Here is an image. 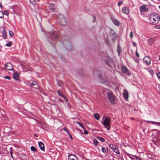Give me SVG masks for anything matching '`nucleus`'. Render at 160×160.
<instances>
[{"label":"nucleus","instance_id":"nucleus-33","mask_svg":"<svg viewBox=\"0 0 160 160\" xmlns=\"http://www.w3.org/2000/svg\"><path fill=\"white\" fill-rule=\"evenodd\" d=\"M29 1L30 3L33 5H35L36 4V2L35 0H29Z\"/></svg>","mask_w":160,"mask_h":160},{"label":"nucleus","instance_id":"nucleus-2","mask_svg":"<svg viewBox=\"0 0 160 160\" xmlns=\"http://www.w3.org/2000/svg\"><path fill=\"white\" fill-rule=\"evenodd\" d=\"M160 21V17L156 13L151 14L149 18V22L153 25L157 24Z\"/></svg>","mask_w":160,"mask_h":160},{"label":"nucleus","instance_id":"nucleus-6","mask_svg":"<svg viewBox=\"0 0 160 160\" xmlns=\"http://www.w3.org/2000/svg\"><path fill=\"white\" fill-rule=\"evenodd\" d=\"M104 61L106 65L111 67V64L112 63V61L109 56H106L104 58Z\"/></svg>","mask_w":160,"mask_h":160},{"label":"nucleus","instance_id":"nucleus-39","mask_svg":"<svg viewBox=\"0 0 160 160\" xmlns=\"http://www.w3.org/2000/svg\"><path fill=\"white\" fill-rule=\"evenodd\" d=\"M3 78H5L7 79L8 80H10L11 79V78L9 76H6L5 77H4Z\"/></svg>","mask_w":160,"mask_h":160},{"label":"nucleus","instance_id":"nucleus-52","mask_svg":"<svg viewBox=\"0 0 160 160\" xmlns=\"http://www.w3.org/2000/svg\"><path fill=\"white\" fill-rule=\"evenodd\" d=\"M58 95L60 96V90H58Z\"/></svg>","mask_w":160,"mask_h":160},{"label":"nucleus","instance_id":"nucleus-29","mask_svg":"<svg viewBox=\"0 0 160 160\" xmlns=\"http://www.w3.org/2000/svg\"><path fill=\"white\" fill-rule=\"evenodd\" d=\"M50 4H51V5H52V6H49L50 9L52 11L54 10L55 9V8L53 6L54 4H53L52 3H50Z\"/></svg>","mask_w":160,"mask_h":160},{"label":"nucleus","instance_id":"nucleus-44","mask_svg":"<svg viewBox=\"0 0 160 160\" xmlns=\"http://www.w3.org/2000/svg\"><path fill=\"white\" fill-rule=\"evenodd\" d=\"M122 3V2H119L118 3V5L120 6Z\"/></svg>","mask_w":160,"mask_h":160},{"label":"nucleus","instance_id":"nucleus-15","mask_svg":"<svg viewBox=\"0 0 160 160\" xmlns=\"http://www.w3.org/2000/svg\"><path fill=\"white\" fill-rule=\"evenodd\" d=\"M123 96L125 99L127 100L128 97V93L127 90H124L123 92Z\"/></svg>","mask_w":160,"mask_h":160},{"label":"nucleus","instance_id":"nucleus-50","mask_svg":"<svg viewBox=\"0 0 160 160\" xmlns=\"http://www.w3.org/2000/svg\"><path fill=\"white\" fill-rule=\"evenodd\" d=\"M10 154H11V155L12 157V158H13V157L12 156V151H10Z\"/></svg>","mask_w":160,"mask_h":160},{"label":"nucleus","instance_id":"nucleus-20","mask_svg":"<svg viewBox=\"0 0 160 160\" xmlns=\"http://www.w3.org/2000/svg\"><path fill=\"white\" fill-rule=\"evenodd\" d=\"M122 72L123 73H127L128 72V69L125 66H123L121 68Z\"/></svg>","mask_w":160,"mask_h":160},{"label":"nucleus","instance_id":"nucleus-23","mask_svg":"<svg viewBox=\"0 0 160 160\" xmlns=\"http://www.w3.org/2000/svg\"><path fill=\"white\" fill-rule=\"evenodd\" d=\"M121 49V48L120 45H118L117 51L119 55L120 53Z\"/></svg>","mask_w":160,"mask_h":160},{"label":"nucleus","instance_id":"nucleus-18","mask_svg":"<svg viewBox=\"0 0 160 160\" xmlns=\"http://www.w3.org/2000/svg\"><path fill=\"white\" fill-rule=\"evenodd\" d=\"M39 146L40 149L42 151H44V145L43 143L41 142H38Z\"/></svg>","mask_w":160,"mask_h":160},{"label":"nucleus","instance_id":"nucleus-38","mask_svg":"<svg viewBox=\"0 0 160 160\" xmlns=\"http://www.w3.org/2000/svg\"><path fill=\"white\" fill-rule=\"evenodd\" d=\"M3 18V13H2V12L0 11V18Z\"/></svg>","mask_w":160,"mask_h":160},{"label":"nucleus","instance_id":"nucleus-54","mask_svg":"<svg viewBox=\"0 0 160 160\" xmlns=\"http://www.w3.org/2000/svg\"><path fill=\"white\" fill-rule=\"evenodd\" d=\"M34 136L36 137H38V136H37L36 134H34Z\"/></svg>","mask_w":160,"mask_h":160},{"label":"nucleus","instance_id":"nucleus-61","mask_svg":"<svg viewBox=\"0 0 160 160\" xmlns=\"http://www.w3.org/2000/svg\"><path fill=\"white\" fill-rule=\"evenodd\" d=\"M86 160H90L88 159H86Z\"/></svg>","mask_w":160,"mask_h":160},{"label":"nucleus","instance_id":"nucleus-1","mask_svg":"<svg viewBox=\"0 0 160 160\" xmlns=\"http://www.w3.org/2000/svg\"><path fill=\"white\" fill-rule=\"evenodd\" d=\"M59 32L54 31L50 33L47 36V44L51 46H53L56 44V41L59 38Z\"/></svg>","mask_w":160,"mask_h":160},{"label":"nucleus","instance_id":"nucleus-27","mask_svg":"<svg viewBox=\"0 0 160 160\" xmlns=\"http://www.w3.org/2000/svg\"><path fill=\"white\" fill-rule=\"evenodd\" d=\"M30 148L31 150L33 152H35L37 151V149L33 146H32Z\"/></svg>","mask_w":160,"mask_h":160},{"label":"nucleus","instance_id":"nucleus-53","mask_svg":"<svg viewBox=\"0 0 160 160\" xmlns=\"http://www.w3.org/2000/svg\"><path fill=\"white\" fill-rule=\"evenodd\" d=\"M58 85L59 86H60V83L59 82V81L58 82Z\"/></svg>","mask_w":160,"mask_h":160},{"label":"nucleus","instance_id":"nucleus-22","mask_svg":"<svg viewBox=\"0 0 160 160\" xmlns=\"http://www.w3.org/2000/svg\"><path fill=\"white\" fill-rule=\"evenodd\" d=\"M94 118L97 120H99L100 118V115L97 113H95L93 115Z\"/></svg>","mask_w":160,"mask_h":160},{"label":"nucleus","instance_id":"nucleus-40","mask_svg":"<svg viewBox=\"0 0 160 160\" xmlns=\"http://www.w3.org/2000/svg\"><path fill=\"white\" fill-rule=\"evenodd\" d=\"M148 72L150 73L151 74V75H152L153 74V70H152L150 69L148 71Z\"/></svg>","mask_w":160,"mask_h":160},{"label":"nucleus","instance_id":"nucleus-21","mask_svg":"<svg viewBox=\"0 0 160 160\" xmlns=\"http://www.w3.org/2000/svg\"><path fill=\"white\" fill-rule=\"evenodd\" d=\"M2 34L3 38L5 39L7 38V33L6 32V31L4 29H3L2 31Z\"/></svg>","mask_w":160,"mask_h":160},{"label":"nucleus","instance_id":"nucleus-45","mask_svg":"<svg viewBox=\"0 0 160 160\" xmlns=\"http://www.w3.org/2000/svg\"><path fill=\"white\" fill-rule=\"evenodd\" d=\"M136 55L138 57H139V54L137 51L136 52Z\"/></svg>","mask_w":160,"mask_h":160},{"label":"nucleus","instance_id":"nucleus-4","mask_svg":"<svg viewBox=\"0 0 160 160\" xmlns=\"http://www.w3.org/2000/svg\"><path fill=\"white\" fill-rule=\"evenodd\" d=\"M110 123V119L109 118H105L102 122L104 126L108 130H109L111 128Z\"/></svg>","mask_w":160,"mask_h":160},{"label":"nucleus","instance_id":"nucleus-46","mask_svg":"<svg viewBox=\"0 0 160 160\" xmlns=\"http://www.w3.org/2000/svg\"><path fill=\"white\" fill-rule=\"evenodd\" d=\"M96 18L94 16H93V22H96Z\"/></svg>","mask_w":160,"mask_h":160},{"label":"nucleus","instance_id":"nucleus-13","mask_svg":"<svg viewBox=\"0 0 160 160\" xmlns=\"http://www.w3.org/2000/svg\"><path fill=\"white\" fill-rule=\"evenodd\" d=\"M28 83L30 86H37V87H35V88L36 89L38 88L39 86L37 84V82L34 81H33L32 82L31 81H30L28 82Z\"/></svg>","mask_w":160,"mask_h":160},{"label":"nucleus","instance_id":"nucleus-56","mask_svg":"<svg viewBox=\"0 0 160 160\" xmlns=\"http://www.w3.org/2000/svg\"><path fill=\"white\" fill-rule=\"evenodd\" d=\"M149 121H146V122H149Z\"/></svg>","mask_w":160,"mask_h":160},{"label":"nucleus","instance_id":"nucleus-19","mask_svg":"<svg viewBox=\"0 0 160 160\" xmlns=\"http://www.w3.org/2000/svg\"><path fill=\"white\" fill-rule=\"evenodd\" d=\"M122 12L126 14H128L129 12V10L126 7H124L122 8Z\"/></svg>","mask_w":160,"mask_h":160},{"label":"nucleus","instance_id":"nucleus-28","mask_svg":"<svg viewBox=\"0 0 160 160\" xmlns=\"http://www.w3.org/2000/svg\"><path fill=\"white\" fill-rule=\"evenodd\" d=\"M12 44V42L11 41H9V42L8 43H7L6 45V46L8 47H11Z\"/></svg>","mask_w":160,"mask_h":160},{"label":"nucleus","instance_id":"nucleus-25","mask_svg":"<svg viewBox=\"0 0 160 160\" xmlns=\"http://www.w3.org/2000/svg\"><path fill=\"white\" fill-rule=\"evenodd\" d=\"M60 96L61 97H62L66 101V102H67L68 101V100L65 96L62 95V94H61V93Z\"/></svg>","mask_w":160,"mask_h":160},{"label":"nucleus","instance_id":"nucleus-34","mask_svg":"<svg viewBox=\"0 0 160 160\" xmlns=\"http://www.w3.org/2000/svg\"><path fill=\"white\" fill-rule=\"evenodd\" d=\"M93 143L95 145L97 146L98 144V141L96 139H93Z\"/></svg>","mask_w":160,"mask_h":160},{"label":"nucleus","instance_id":"nucleus-31","mask_svg":"<svg viewBox=\"0 0 160 160\" xmlns=\"http://www.w3.org/2000/svg\"><path fill=\"white\" fill-rule=\"evenodd\" d=\"M97 138L102 142H104V139L98 136L97 137Z\"/></svg>","mask_w":160,"mask_h":160},{"label":"nucleus","instance_id":"nucleus-14","mask_svg":"<svg viewBox=\"0 0 160 160\" xmlns=\"http://www.w3.org/2000/svg\"><path fill=\"white\" fill-rule=\"evenodd\" d=\"M19 73L16 72H14L13 75L14 79L16 80H18L19 79Z\"/></svg>","mask_w":160,"mask_h":160},{"label":"nucleus","instance_id":"nucleus-62","mask_svg":"<svg viewBox=\"0 0 160 160\" xmlns=\"http://www.w3.org/2000/svg\"><path fill=\"white\" fill-rule=\"evenodd\" d=\"M60 101H61V102H62L61 99Z\"/></svg>","mask_w":160,"mask_h":160},{"label":"nucleus","instance_id":"nucleus-48","mask_svg":"<svg viewBox=\"0 0 160 160\" xmlns=\"http://www.w3.org/2000/svg\"><path fill=\"white\" fill-rule=\"evenodd\" d=\"M68 134L69 135V136H70V138L71 139H73V138H72V135H71V134H70V133H69V134Z\"/></svg>","mask_w":160,"mask_h":160},{"label":"nucleus","instance_id":"nucleus-51","mask_svg":"<svg viewBox=\"0 0 160 160\" xmlns=\"http://www.w3.org/2000/svg\"><path fill=\"white\" fill-rule=\"evenodd\" d=\"M0 7L1 8H2V3L1 2H0Z\"/></svg>","mask_w":160,"mask_h":160},{"label":"nucleus","instance_id":"nucleus-41","mask_svg":"<svg viewBox=\"0 0 160 160\" xmlns=\"http://www.w3.org/2000/svg\"><path fill=\"white\" fill-rule=\"evenodd\" d=\"M133 37V32H131L130 33V37L131 38H132Z\"/></svg>","mask_w":160,"mask_h":160},{"label":"nucleus","instance_id":"nucleus-60","mask_svg":"<svg viewBox=\"0 0 160 160\" xmlns=\"http://www.w3.org/2000/svg\"><path fill=\"white\" fill-rule=\"evenodd\" d=\"M154 130V131H157V130H156V129H155V130Z\"/></svg>","mask_w":160,"mask_h":160},{"label":"nucleus","instance_id":"nucleus-9","mask_svg":"<svg viewBox=\"0 0 160 160\" xmlns=\"http://www.w3.org/2000/svg\"><path fill=\"white\" fill-rule=\"evenodd\" d=\"M5 70H12L13 68L12 67V64L10 63H7L5 65Z\"/></svg>","mask_w":160,"mask_h":160},{"label":"nucleus","instance_id":"nucleus-8","mask_svg":"<svg viewBox=\"0 0 160 160\" xmlns=\"http://www.w3.org/2000/svg\"><path fill=\"white\" fill-rule=\"evenodd\" d=\"M98 77L101 82L103 83L106 81V78L104 72H101L100 74H99Z\"/></svg>","mask_w":160,"mask_h":160},{"label":"nucleus","instance_id":"nucleus-24","mask_svg":"<svg viewBox=\"0 0 160 160\" xmlns=\"http://www.w3.org/2000/svg\"><path fill=\"white\" fill-rule=\"evenodd\" d=\"M112 21L113 22L114 24L116 25L117 26H118L119 25V22L117 20H112Z\"/></svg>","mask_w":160,"mask_h":160},{"label":"nucleus","instance_id":"nucleus-10","mask_svg":"<svg viewBox=\"0 0 160 160\" xmlns=\"http://www.w3.org/2000/svg\"><path fill=\"white\" fill-rule=\"evenodd\" d=\"M110 147L115 153L118 154H120L119 152L117 146L113 144H110Z\"/></svg>","mask_w":160,"mask_h":160},{"label":"nucleus","instance_id":"nucleus-49","mask_svg":"<svg viewBox=\"0 0 160 160\" xmlns=\"http://www.w3.org/2000/svg\"><path fill=\"white\" fill-rule=\"evenodd\" d=\"M132 44L133 46H134V47L136 46V44L135 42H133L132 43Z\"/></svg>","mask_w":160,"mask_h":160},{"label":"nucleus","instance_id":"nucleus-36","mask_svg":"<svg viewBox=\"0 0 160 160\" xmlns=\"http://www.w3.org/2000/svg\"><path fill=\"white\" fill-rule=\"evenodd\" d=\"M76 123L78 124L83 129H84V127L82 125V124L78 122H77Z\"/></svg>","mask_w":160,"mask_h":160},{"label":"nucleus","instance_id":"nucleus-30","mask_svg":"<svg viewBox=\"0 0 160 160\" xmlns=\"http://www.w3.org/2000/svg\"><path fill=\"white\" fill-rule=\"evenodd\" d=\"M153 42V39L152 38L149 39L148 40V42L149 45H151Z\"/></svg>","mask_w":160,"mask_h":160},{"label":"nucleus","instance_id":"nucleus-64","mask_svg":"<svg viewBox=\"0 0 160 160\" xmlns=\"http://www.w3.org/2000/svg\"><path fill=\"white\" fill-rule=\"evenodd\" d=\"M62 59V61H64L63 59Z\"/></svg>","mask_w":160,"mask_h":160},{"label":"nucleus","instance_id":"nucleus-59","mask_svg":"<svg viewBox=\"0 0 160 160\" xmlns=\"http://www.w3.org/2000/svg\"><path fill=\"white\" fill-rule=\"evenodd\" d=\"M94 74H95V71H94Z\"/></svg>","mask_w":160,"mask_h":160},{"label":"nucleus","instance_id":"nucleus-17","mask_svg":"<svg viewBox=\"0 0 160 160\" xmlns=\"http://www.w3.org/2000/svg\"><path fill=\"white\" fill-rule=\"evenodd\" d=\"M68 160H76L77 159L76 156L73 154H71L68 156Z\"/></svg>","mask_w":160,"mask_h":160},{"label":"nucleus","instance_id":"nucleus-11","mask_svg":"<svg viewBox=\"0 0 160 160\" xmlns=\"http://www.w3.org/2000/svg\"><path fill=\"white\" fill-rule=\"evenodd\" d=\"M67 24V21L65 17L62 16L61 17V25L63 26H66Z\"/></svg>","mask_w":160,"mask_h":160},{"label":"nucleus","instance_id":"nucleus-35","mask_svg":"<svg viewBox=\"0 0 160 160\" xmlns=\"http://www.w3.org/2000/svg\"><path fill=\"white\" fill-rule=\"evenodd\" d=\"M2 13H3V15L4 14L5 15H8L9 12L6 10H4Z\"/></svg>","mask_w":160,"mask_h":160},{"label":"nucleus","instance_id":"nucleus-32","mask_svg":"<svg viewBox=\"0 0 160 160\" xmlns=\"http://www.w3.org/2000/svg\"><path fill=\"white\" fill-rule=\"evenodd\" d=\"M9 34L10 36H11V37H12L14 35V33L11 31H9Z\"/></svg>","mask_w":160,"mask_h":160},{"label":"nucleus","instance_id":"nucleus-55","mask_svg":"<svg viewBox=\"0 0 160 160\" xmlns=\"http://www.w3.org/2000/svg\"><path fill=\"white\" fill-rule=\"evenodd\" d=\"M138 61H139V60H138V59H137L136 60H135V61H136V62H138Z\"/></svg>","mask_w":160,"mask_h":160},{"label":"nucleus","instance_id":"nucleus-5","mask_svg":"<svg viewBox=\"0 0 160 160\" xmlns=\"http://www.w3.org/2000/svg\"><path fill=\"white\" fill-rule=\"evenodd\" d=\"M107 96L109 101L112 104H114L115 103V100L112 93L111 92H108L107 93Z\"/></svg>","mask_w":160,"mask_h":160},{"label":"nucleus","instance_id":"nucleus-12","mask_svg":"<svg viewBox=\"0 0 160 160\" xmlns=\"http://www.w3.org/2000/svg\"><path fill=\"white\" fill-rule=\"evenodd\" d=\"M143 62L147 65H149L151 62V59L148 56H145L143 59Z\"/></svg>","mask_w":160,"mask_h":160},{"label":"nucleus","instance_id":"nucleus-26","mask_svg":"<svg viewBox=\"0 0 160 160\" xmlns=\"http://www.w3.org/2000/svg\"><path fill=\"white\" fill-rule=\"evenodd\" d=\"M149 122L151 123L152 124H156L157 125H160V122H157L153 121H149Z\"/></svg>","mask_w":160,"mask_h":160},{"label":"nucleus","instance_id":"nucleus-16","mask_svg":"<svg viewBox=\"0 0 160 160\" xmlns=\"http://www.w3.org/2000/svg\"><path fill=\"white\" fill-rule=\"evenodd\" d=\"M140 9L142 12H147L148 9L147 8L146 5H143L140 7Z\"/></svg>","mask_w":160,"mask_h":160},{"label":"nucleus","instance_id":"nucleus-57","mask_svg":"<svg viewBox=\"0 0 160 160\" xmlns=\"http://www.w3.org/2000/svg\"><path fill=\"white\" fill-rule=\"evenodd\" d=\"M58 100L59 101H60V98H58Z\"/></svg>","mask_w":160,"mask_h":160},{"label":"nucleus","instance_id":"nucleus-42","mask_svg":"<svg viewBox=\"0 0 160 160\" xmlns=\"http://www.w3.org/2000/svg\"><path fill=\"white\" fill-rule=\"evenodd\" d=\"M157 76L158 78V79L160 80V72H159L157 73Z\"/></svg>","mask_w":160,"mask_h":160},{"label":"nucleus","instance_id":"nucleus-43","mask_svg":"<svg viewBox=\"0 0 160 160\" xmlns=\"http://www.w3.org/2000/svg\"><path fill=\"white\" fill-rule=\"evenodd\" d=\"M102 152L104 153H105V152H106V149L104 147H102Z\"/></svg>","mask_w":160,"mask_h":160},{"label":"nucleus","instance_id":"nucleus-3","mask_svg":"<svg viewBox=\"0 0 160 160\" xmlns=\"http://www.w3.org/2000/svg\"><path fill=\"white\" fill-rule=\"evenodd\" d=\"M62 45L63 46H65L67 49L71 50L73 48V47L71 42L68 40H64L62 43Z\"/></svg>","mask_w":160,"mask_h":160},{"label":"nucleus","instance_id":"nucleus-63","mask_svg":"<svg viewBox=\"0 0 160 160\" xmlns=\"http://www.w3.org/2000/svg\"><path fill=\"white\" fill-rule=\"evenodd\" d=\"M159 60L160 61V57H159Z\"/></svg>","mask_w":160,"mask_h":160},{"label":"nucleus","instance_id":"nucleus-7","mask_svg":"<svg viewBox=\"0 0 160 160\" xmlns=\"http://www.w3.org/2000/svg\"><path fill=\"white\" fill-rule=\"evenodd\" d=\"M110 36L112 38V41L114 42L117 38V36L116 33L113 30L110 29Z\"/></svg>","mask_w":160,"mask_h":160},{"label":"nucleus","instance_id":"nucleus-58","mask_svg":"<svg viewBox=\"0 0 160 160\" xmlns=\"http://www.w3.org/2000/svg\"><path fill=\"white\" fill-rule=\"evenodd\" d=\"M106 41L107 42H108V40H106Z\"/></svg>","mask_w":160,"mask_h":160},{"label":"nucleus","instance_id":"nucleus-47","mask_svg":"<svg viewBox=\"0 0 160 160\" xmlns=\"http://www.w3.org/2000/svg\"><path fill=\"white\" fill-rule=\"evenodd\" d=\"M84 133L85 134H87L88 133V131H86V130H85V129H84Z\"/></svg>","mask_w":160,"mask_h":160},{"label":"nucleus","instance_id":"nucleus-37","mask_svg":"<svg viewBox=\"0 0 160 160\" xmlns=\"http://www.w3.org/2000/svg\"><path fill=\"white\" fill-rule=\"evenodd\" d=\"M63 130L66 132L68 134H69V131L68 129H67L66 127H64L63 128Z\"/></svg>","mask_w":160,"mask_h":160}]
</instances>
